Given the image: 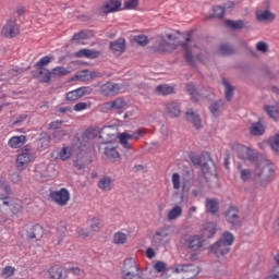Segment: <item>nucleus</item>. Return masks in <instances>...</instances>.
Wrapping results in <instances>:
<instances>
[{"mask_svg": "<svg viewBox=\"0 0 279 279\" xmlns=\"http://www.w3.org/2000/svg\"><path fill=\"white\" fill-rule=\"evenodd\" d=\"M75 58H87L88 60H95V58H99V52L97 50L84 48L75 52Z\"/></svg>", "mask_w": 279, "mask_h": 279, "instance_id": "19", "label": "nucleus"}, {"mask_svg": "<svg viewBox=\"0 0 279 279\" xmlns=\"http://www.w3.org/2000/svg\"><path fill=\"white\" fill-rule=\"evenodd\" d=\"M146 256L147 258L151 259V258H156V252L154 251V248L148 247L146 250Z\"/></svg>", "mask_w": 279, "mask_h": 279, "instance_id": "63", "label": "nucleus"}, {"mask_svg": "<svg viewBox=\"0 0 279 279\" xmlns=\"http://www.w3.org/2000/svg\"><path fill=\"white\" fill-rule=\"evenodd\" d=\"M238 169L240 171L242 182H250V180H252V170L243 169L241 163L238 165Z\"/></svg>", "mask_w": 279, "mask_h": 279, "instance_id": "39", "label": "nucleus"}, {"mask_svg": "<svg viewBox=\"0 0 279 279\" xmlns=\"http://www.w3.org/2000/svg\"><path fill=\"white\" fill-rule=\"evenodd\" d=\"M185 119L189 123H192L196 130L202 129V119H199V114L193 112V109H189L185 112Z\"/></svg>", "mask_w": 279, "mask_h": 279, "instance_id": "15", "label": "nucleus"}, {"mask_svg": "<svg viewBox=\"0 0 279 279\" xmlns=\"http://www.w3.org/2000/svg\"><path fill=\"white\" fill-rule=\"evenodd\" d=\"M24 71H29V68L24 69L20 66H13L5 74H1L0 80L8 82L12 80V77H16V75H21V73H24Z\"/></svg>", "mask_w": 279, "mask_h": 279, "instance_id": "14", "label": "nucleus"}, {"mask_svg": "<svg viewBox=\"0 0 279 279\" xmlns=\"http://www.w3.org/2000/svg\"><path fill=\"white\" fill-rule=\"evenodd\" d=\"M225 25L229 27L230 29H243V21H232V20H227L225 22Z\"/></svg>", "mask_w": 279, "mask_h": 279, "instance_id": "42", "label": "nucleus"}, {"mask_svg": "<svg viewBox=\"0 0 279 279\" xmlns=\"http://www.w3.org/2000/svg\"><path fill=\"white\" fill-rule=\"evenodd\" d=\"M267 49H268L267 43H265V41H258V43L256 44V50H257V51H260L262 53H266Z\"/></svg>", "mask_w": 279, "mask_h": 279, "instance_id": "61", "label": "nucleus"}, {"mask_svg": "<svg viewBox=\"0 0 279 279\" xmlns=\"http://www.w3.org/2000/svg\"><path fill=\"white\" fill-rule=\"evenodd\" d=\"M98 189H100V191H112V178L110 177H102L99 181H98Z\"/></svg>", "mask_w": 279, "mask_h": 279, "instance_id": "29", "label": "nucleus"}, {"mask_svg": "<svg viewBox=\"0 0 279 279\" xmlns=\"http://www.w3.org/2000/svg\"><path fill=\"white\" fill-rule=\"evenodd\" d=\"M101 226V222L97 218H93L89 225V228L92 232H99V228Z\"/></svg>", "mask_w": 279, "mask_h": 279, "instance_id": "56", "label": "nucleus"}, {"mask_svg": "<svg viewBox=\"0 0 279 279\" xmlns=\"http://www.w3.org/2000/svg\"><path fill=\"white\" fill-rule=\"evenodd\" d=\"M156 93L158 95H171L173 93V87L169 85H159L156 87Z\"/></svg>", "mask_w": 279, "mask_h": 279, "instance_id": "43", "label": "nucleus"}, {"mask_svg": "<svg viewBox=\"0 0 279 279\" xmlns=\"http://www.w3.org/2000/svg\"><path fill=\"white\" fill-rule=\"evenodd\" d=\"M105 107L107 110H121L122 108H125V100L118 98L113 101L106 102Z\"/></svg>", "mask_w": 279, "mask_h": 279, "instance_id": "28", "label": "nucleus"}, {"mask_svg": "<svg viewBox=\"0 0 279 279\" xmlns=\"http://www.w3.org/2000/svg\"><path fill=\"white\" fill-rule=\"evenodd\" d=\"M269 145L272 151H279V133L275 134V136L270 137Z\"/></svg>", "mask_w": 279, "mask_h": 279, "instance_id": "50", "label": "nucleus"}, {"mask_svg": "<svg viewBox=\"0 0 279 279\" xmlns=\"http://www.w3.org/2000/svg\"><path fill=\"white\" fill-rule=\"evenodd\" d=\"M59 157L62 160H69V158H71V148L69 147H63L60 153H59Z\"/></svg>", "mask_w": 279, "mask_h": 279, "instance_id": "54", "label": "nucleus"}, {"mask_svg": "<svg viewBox=\"0 0 279 279\" xmlns=\"http://www.w3.org/2000/svg\"><path fill=\"white\" fill-rule=\"evenodd\" d=\"M96 76H97V74L95 72L84 70V71L80 72L78 74H76L74 76V80H77L78 82H88V80H93V77H96Z\"/></svg>", "mask_w": 279, "mask_h": 279, "instance_id": "30", "label": "nucleus"}, {"mask_svg": "<svg viewBox=\"0 0 279 279\" xmlns=\"http://www.w3.org/2000/svg\"><path fill=\"white\" fill-rule=\"evenodd\" d=\"M205 208L210 215H217L219 213V201L217 198H206Z\"/></svg>", "mask_w": 279, "mask_h": 279, "instance_id": "17", "label": "nucleus"}, {"mask_svg": "<svg viewBox=\"0 0 279 279\" xmlns=\"http://www.w3.org/2000/svg\"><path fill=\"white\" fill-rule=\"evenodd\" d=\"M190 160L191 162H193L195 166H199L202 165V156L195 154V153H191L190 154Z\"/></svg>", "mask_w": 279, "mask_h": 279, "instance_id": "57", "label": "nucleus"}, {"mask_svg": "<svg viewBox=\"0 0 279 279\" xmlns=\"http://www.w3.org/2000/svg\"><path fill=\"white\" fill-rule=\"evenodd\" d=\"M226 14V8L217 5L213 8V14L208 15L207 19H221Z\"/></svg>", "mask_w": 279, "mask_h": 279, "instance_id": "37", "label": "nucleus"}, {"mask_svg": "<svg viewBox=\"0 0 279 279\" xmlns=\"http://www.w3.org/2000/svg\"><path fill=\"white\" fill-rule=\"evenodd\" d=\"M276 19V15L271 12H269V10H264V11H258L256 13V20L259 23H271V21H274Z\"/></svg>", "mask_w": 279, "mask_h": 279, "instance_id": "21", "label": "nucleus"}, {"mask_svg": "<svg viewBox=\"0 0 279 279\" xmlns=\"http://www.w3.org/2000/svg\"><path fill=\"white\" fill-rule=\"evenodd\" d=\"M104 14L119 12L121 10V0H108L101 8Z\"/></svg>", "mask_w": 279, "mask_h": 279, "instance_id": "13", "label": "nucleus"}, {"mask_svg": "<svg viewBox=\"0 0 279 279\" xmlns=\"http://www.w3.org/2000/svg\"><path fill=\"white\" fill-rule=\"evenodd\" d=\"M12 204V198L10 196H3L0 194V208L1 206H10Z\"/></svg>", "mask_w": 279, "mask_h": 279, "instance_id": "60", "label": "nucleus"}, {"mask_svg": "<svg viewBox=\"0 0 279 279\" xmlns=\"http://www.w3.org/2000/svg\"><path fill=\"white\" fill-rule=\"evenodd\" d=\"M119 90L121 87L118 83L107 82L100 86V94L104 97H114V95H119Z\"/></svg>", "mask_w": 279, "mask_h": 279, "instance_id": "10", "label": "nucleus"}, {"mask_svg": "<svg viewBox=\"0 0 279 279\" xmlns=\"http://www.w3.org/2000/svg\"><path fill=\"white\" fill-rule=\"evenodd\" d=\"M49 197L57 206H66L71 199V193L66 187H62L58 191H50Z\"/></svg>", "mask_w": 279, "mask_h": 279, "instance_id": "3", "label": "nucleus"}, {"mask_svg": "<svg viewBox=\"0 0 279 279\" xmlns=\"http://www.w3.org/2000/svg\"><path fill=\"white\" fill-rule=\"evenodd\" d=\"M82 89L76 88L72 92H69L66 95H65V99L68 101H77V99L82 98Z\"/></svg>", "mask_w": 279, "mask_h": 279, "instance_id": "40", "label": "nucleus"}, {"mask_svg": "<svg viewBox=\"0 0 279 279\" xmlns=\"http://www.w3.org/2000/svg\"><path fill=\"white\" fill-rule=\"evenodd\" d=\"M1 34L4 36V38H16V36L20 34L16 20H8L5 25L2 27Z\"/></svg>", "mask_w": 279, "mask_h": 279, "instance_id": "7", "label": "nucleus"}, {"mask_svg": "<svg viewBox=\"0 0 279 279\" xmlns=\"http://www.w3.org/2000/svg\"><path fill=\"white\" fill-rule=\"evenodd\" d=\"M128 234L123 233V231H117L116 233H113L112 236V243L113 245H125V243H128Z\"/></svg>", "mask_w": 279, "mask_h": 279, "instance_id": "22", "label": "nucleus"}, {"mask_svg": "<svg viewBox=\"0 0 279 279\" xmlns=\"http://www.w3.org/2000/svg\"><path fill=\"white\" fill-rule=\"evenodd\" d=\"M203 234L206 239H211V236H215V234H217V223L207 222L204 226Z\"/></svg>", "mask_w": 279, "mask_h": 279, "instance_id": "23", "label": "nucleus"}, {"mask_svg": "<svg viewBox=\"0 0 279 279\" xmlns=\"http://www.w3.org/2000/svg\"><path fill=\"white\" fill-rule=\"evenodd\" d=\"M232 149L236 151L239 158L242 160H254V154L250 147L243 146L241 144H233Z\"/></svg>", "mask_w": 279, "mask_h": 279, "instance_id": "11", "label": "nucleus"}, {"mask_svg": "<svg viewBox=\"0 0 279 279\" xmlns=\"http://www.w3.org/2000/svg\"><path fill=\"white\" fill-rule=\"evenodd\" d=\"M88 108H90V106L86 102H77L74 106V111L75 112H83V110H88Z\"/></svg>", "mask_w": 279, "mask_h": 279, "instance_id": "58", "label": "nucleus"}, {"mask_svg": "<svg viewBox=\"0 0 279 279\" xmlns=\"http://www.w3.org/2000/svg\"><path fill=\"white\" fill-rule=\"evenodd\" d=\"M265 112L270 117V119H278L279 114V101L275 106L266 105L264 107Z\"/></svg>", "mask_w": 279, "mask_h": 279, "instance_id": "32", "label": "nucleus"}, {"mask_svg": "<svg viewBox=\"0 0 279 279\" xmlns=\"http://www.w3.org/2000/svg\"><path fill=\"white\" fill-rule=\"evenodd\" d=\"M166 110H167L168 114L170 117H172L173 119L180 117V114L182 113V109L180 108V104H178L175 101L167 104Z\"/></svg>", "mask_w": 279, "mask_h": 279, "instance_id": "20", "label": "nucleus"}, {"mask_svg": "<svg viewBox=\"0 0 279 279\" xmlns=\"http://www.w3.org/2000/svg\"><path fill=\"white\" fill-rule=\"evenodd\" d=\"M138 8V0H126L124 2V10H135Z\"/></svg>", "mask_w": 279, "mask_h": 279, "instance_id": "55", "label": "nucleus"}, {"mask_svg": "<svg viewBox=\"0 0 279 279\" xmlns=\"http://www.w3.org/2000/svg\"><path fill=\"white\" fill-rule=\"evenodd\" d=\"M110 49L113 53H123L125 51V39L119 38L110 44Z\"/></svg>", "mask_w": 279, "mask_h": 279, "instance_id": "25", "label": "nucleus"}, {"mask_svg": "<svg viewBox=\"0 0 279 279\" xmlns=\"http://www.w3.org/2000/svg\"><path fill=\"white\" fill-rule=\"evenodd\" d=\"M222 85L225 86V97L227 101H230L234 93V87H232V85H230V82H228V80L226 78H222Z\"/></svg>", "mask_w": 279, "mask_h": 279, "instance_id": "35", "label": "nucleus"}, {"mask_svg": "<svg viewBox=\"0 0 279 279\" xmlns=\"http://www.w3.org/2000/svg\"><path fill=\"white\" fill-rule=\"evenodd\" d=\"M181 191L184 195V193H189V191H191V184H189V181H183L181 183Z\"/></svg>", "mask_w": 279, "mask_h": 279, "instance_id": "62", "label": "nucleus"}, {"mask_svg": "<svg viewBox=\"0 0 279 279\" xmlns=\"http://www.w3.org/2000/svg\"><path fill=\"white\" fill-rule=\"evenodd\" d=\"M69 70H66V68L64 66H57L54 69H52L51 74L56 75L57 77H63V75H69Z\"/></svg>", "mask_w": 279, "mask_h": 279, "instance_id": "49", "label": "nucleus"}, {"mask_svg": "<svg viewBox=\"0 0 279 279\" xmlns=\"http://www.w3.org/2000/svg\"><path fill=\"white\" fill-rule=\"evenodd\" d=\"M81 93H82V97H84V95H90L93 93V89L90 87H78Z\"/></svg>", "mask_w": 279, "mask_h": 279, "instance_id": "64", "label": "nucleus"}, {"mask_svg": "<svg viewBox=\"0 0 279 279\" xmlns=\"http://www.w3.org/2000/svg\"><path fill=\"white\" fill-rule=\"evenodd\" d=\"M50 279H62V267L54 265L48 270Z\"/></svg>", "mask_w": 279, "mask_h": 279, "instance_id": "34", "label": "nucleus"}, {"mask_svg": "<svg viewBox=\"0 0 279 279\" xmlns=\"http://www.w3.org/2000/svg\"><path fill=\"white\" fill-rule=\"evenodd\" d=\"M223 215L226 221L229 222L232 228H239V226H241V216L239 215V208L235 206H230Z\"/></svg>", "mask_w": 279, "mask_h": 279, "instance_id": "4", "label": "nucleus"}, {"mask_svg": "<svg viewBox=\"0 0 279 279\" xmlns=\"http://www.w3.org/2000/svg\"><path fill=\"white\" fill-rule=\"evenodd\" d=\"M174 274H192L191 279L199 274V268L195 264H177L173 267Z\"/></svg>", "mask_w": 279, "mask_h": 279, "instance_id": "9", "label": "nucleus"}, {"mask_svg": "<svg viewBox=\"0 0 279 279\" xmlns=\"http://www.w3.org/2000/svg\"><path fill=\"white\" fill-rule=\"evenodd\" d=\"M140 272H141V267H138V264H136V260H134V258L124 259L121 268L122 278L132 276L134 274H140Z\"/></svg>", "mask_w": 279, "mask_h": 279, "instance_id": "6", "label": "nucleus"}, {"mask_svg": "<svg viewBox=\"0 0 279 279\" xmlns=\"http://www.w3.org/2000/svg\"><path fill=\"white\" fill-rule=\"evenodd\" d=\"M38 74H39V80L41 82H44V84H49V82H51V72L47 69H41L38 70Z\"/></svg>", "mask_w": 279, "mask_h": 279, "instance_id": "41", "label": "nucleus"}, {"mask_svg": "<svg viewBox=\"0 0 279 279\" xmlns=\"http://www.w3.org/2000/svg\"><path fill=\"white\" fill-rule=\"evenodd\" d=\"M182 217V206L175 205L172 207L167 215L168 221H175V219H180Z\"/></svg>", "mask_w": 279, "mask_h": 279, "instance_id": "24", "label": "nucleus"}, {"mask_svg": "<svg viewBox=\"0 0 279 279\" xmlns=\"http://www.w3.org/2000/svg\"><path fill=\"white\" fill-rule=\"evenodd\" d=\"M119 141L124 149H132V146L130 145V143H128V141H135V137L134 134H129L124 132L119 134Z\"/></svg>", "mask_w": 279, "mask_h": 279, "instance_id": "26", "label": "nucleus"}, {"mask_svg": "<svg viewBox=\"0 0 279 279\" xmlns=\"http://www.w3.org/2000/svg\"><path fill=\"white\" fill-rule=\"evenodd\" d=\"M251 134L252 136H263L265 134V125L258 122H254L251 126Z\"/></svg>", "mask_w": 279, "mask_h": 279, "instance_id": "33", "label": "nucleus"}, {"mask_svg": "<svg viewBox=\"0 0 279 279\" xmlns=\"http://www.w3.org/2000/svg\"><path fill=\"white\" fill-rule=\"evenodd\" d=\"M50 141L51 138L48 135L41 136L39 140L36 141L37 150L45 151V149H48Z\"/></svg>", "mask_w": 279, "mask_h": 279, "instance_id": "31", "label": "nucleus"}, {"mask_svg": "<svg viewBox=\"0 0 279 279\" xmlns=\"http://www.w3.org/2000/svg\"><path fill=\"white\" fill-rule=\"evenodd\" d=\"M171 182H172V189L174 191H180L182 186V181H180V173L178 172L172 173Z\"/></svg>", "mask_w": 279, "mask_h": 279, "instance_id": "46", "label": "nucleus"}, {"mask_svg": "<svg viewBox=\"0 0 279 279\" xmlns=\"http://www.w3.org/2000/svg\"><path fill=\"white\" fill-rule=\"evenodd\" d=\"M171 47V44L169 41H166L165 39L161 40V43L157 46V51H160L161 53H167Z\"/></svg>", "mask_w": 279, "mask_h": 279, "instance_id": "52", "label": "nucleus"}, {"mask_svg": "<svg viewBox=\"0 0 279 279\" xmlns=\"http://www.w3.org/2000/svg\"><path fill=\"white\" fill-rule=\"evenodd\" d=\"M43 234H45V229L40 225L35 226H26V236L27 239H43Z\"/></svg>", "mask_w": 279, "mask_h": 279, "instance_id": "12", "label": "nucleus"}, {"mask_svg": "<svg viewBox=\"0 0 279 279\" xmlns=\"http://www.w3.org/2000/svg\"><path fill=\"white\" fill-rule=\"evenodd\" d=\"M153 268L157 274H162V271H167V263L158 260L154 264Z\"/></svg>", "mask_w": 279, "mask_h": 279, "instance_id": "51", "label": "nucleus"}, {"mask_svg": "<svg viewBox=\"0 0 279 279\" xmlns=\"http://www.w3.org/2000/svg\"><path fill=\"white\" fill-rule=\"evenodd\" d=\"M219 53H221V56H232L234 48L228 44H222L219 47Z\"/></svg>", "mask_w": 279, "mask_h": 279, "instance_id": "44", "label": "nucleus"}, {"mask_svg": "<svg viewBox=\"0 0 279 279\" xmlns=\"http://www.w3.org/2000/svg\"><path fill=\"white\" fill-rule=\"evenodd\" d=\"M34 156L28 149H23L21 154L16 157V168L19 171H25L27 167H29V162H32Z\"/></svg>", "mask_w": 279, "mask_h": 279, "instance_id": "5", "label": "nucleus"}, {"mask_svg": "<svg viewBox=\"0 0 279 279\" xmlns=\"http://www.w3.org/2000/svg\"><path fill=\"white\" fill-rule=\"evenodd\" d=\"M189 248L192 252H197L204 245V240L201 235H191L187 240Z\"/></svg>", "mask_w": 279, "mask_h": 279, "instance_id": "16", "label": "nucleus"}, {"mask_svg": "<svg viewBox=\"0 0 279 279\" xmlns=\"http://www.w3.org/2000/svg\"><path fill=\"white\" fill-rule=\"evenodd\" d=\"M223 108V100H217L213 102L209 107V110L214 117H217V112Z\"/></svg>", "mask_w": 279, "mask_h": 279, "instance_id": "45", "label": "nucleus"}, {"mask_svg": "<svg viewBox=\"0 0 279 279\" xmlns=\"http://www.w3.org/2000/svg\"><path fill=\"white\" fill-rule=\"evenodd\" d=\"M98 150L100 154L109 160L110 162H117L119 160V150H117V144L114 142H102L98 145Z\"/></svg>", "mask_w": 279, "mask_h": 279, "instance_id": "2", "label": "nucleus"}, {"mask_svg": "<svg viewBox=\"0 0 279 279\" xmlns=\"http://www.w3.org/2000/svg\"><path fill=\"white\" fill-rule=\"evenodd\" d=\"M189 43H191V35H189L185 38V44H183V47L185 49V60H187L189 64H191L192 66H195V59L193 58V52L189 47Z\"/></svg>", "mask_w": 279, "mask_h": 279, "instance_id": "27", "label": "nucleus"}, {"mask_svg": "<svg viewBox=\"0 0 279 279\" xmlns=\"http://www.w3.org/2000/svg\"><path fill=\"white\" fill-rule=\"evenodd\" d=\"M135 43H137V45H141L142 47L147 46V44L149 43V39H147V36L145 35H137L134 37Z\"/></svg>", "mask_w": 279, "mask_h": 279, "instance_id": "53", "label": "nucleus"}, {"mask_svg": "<svg viewBox=\"0 0 279 279\" xmlns=\"http://www.w3.org/2000/svg\"><path fill=\"white\" fill-rule=\"evenodd\" d=\"M27 143V137L25 135L13 136L9 140L8 145L12 147V149H19V147H23Z\"/></svg>", "mask_w": 279, "mask_h": 279, "instance_id": "18", "label": "nucleus"}, {"mask_svg": "<svg viewBox=\"0 0 279 279\" xmlns=\"http://www.w3.org/2000/svg\"><path fill=\"white\" fill-rule=\"evenodd\" d=\"M16 271V268L12 266H5L2 271H1V277L2 278H12Z\"/></svg>", "mask_w": 279, "mask_h": 279, "instance_id": "48", "label": "nucleus"}, {"mask_svg": "<svg viewBox=\"0 0 279 279\" xmlns=\"http://www.w3.org/2000/svg\"><path fill=\"white\" fill-rule=\"evenodd\" d=\"M232 243H234V234L230 233V231H225L221 239L210 246V251L217 258H221V256L230 253Z\"/></svg>", "mask_w": 279, "mask_h": 279, "instance_id": "1", "label": "nucleus"}, {"mask_svg": "<svg viewBox=\"0 0 279 279\" xmlns=\"http://www.w3.org/2000/svg\"><path fill=\"white\" fill-rule=\"evenodd\" d=\"M51 62V58L49 57H43L41 59H39L35 66L38 71H43V69H45V66H47V64H49Z\"/></svg>", "mask_w": 279, "mask_h": 279, "instance_id": "47", "label": "nucleus"}, {"mask_svg": "<svg viewBox=\"0 0 279 279\" xmlns=\"http://www.w3.org/2000/svg\"><path fill=\"white\" fill-rule=\"evenodd\" d=\"M171 239L169 238V232L167 229H160L157 231L151 239V243L154 247H162L167 245V243H170Z\"/></svg>", "mask_w": 279, "mask_h": 279, "instance_id": "8", "label": "nucleus"}, {"mask_svg": "<svg viewBox=\"0 0 279 279\" xmlns=\"http://www.w3.org/2000/svg\"><path fill=\"white\" fill-rule=\"evenodd\" d=\"M58 245H60L61 241H64V235L66 234V227H59L58 229Z\"/></svg>", "mask_w": 279, "mask_h": 279, "instance_id": "59", "label": "nucleus"}, {"mask_svg": "<svg viewBox=\"0 0 279 279\" xmlns=\"http://www.w3.org/2000/svg\"><path fill=\"white\" fill-rule=\"evenodd\" d=\"M186 92L191 95L194 101H199V92H197V87L193 83L186 84Z\"/></svg>", "mask_w": 279, "mask_h": 279, "instance_id": "38", "label": "nucleus"}, {"mask_svg": "<svg viewBox=\"0 0 279 279\" xmlns=\"http://www.w3.org/2000/svg\"><path fill=\"white\" fill-rule=\"evenodd\" d=\"M90 38V31H81L72 36V43H80V40H87Z\"/></svg>", "mask_w": 279, "mask_h": 279, "instance_id": "36", "label": "nucleus"}]
</instances>
